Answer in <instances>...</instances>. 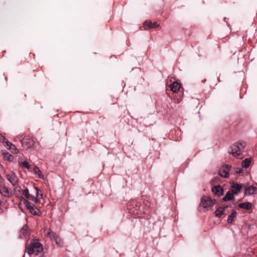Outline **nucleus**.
<instances>
[{
  "instance_id": "nucleus-1",
  "label": "nucleus",
  "mask_w": 257,
  "mask_h": 257,
  "mask_svg": "<svg viewBox=\"0 0 257 257\" xmlns=\"http://www.w3.org/2000/svg\"><path fill=\"white\" fill-rule=\"evenodd\" d=\"M26 252L28 255L31 257L32 255H36L42 252L43 247L41 243L37 239L32 240L29 244H28L26 247Z\"/></svg>"
},
{
  "instance_id": "nucleus-15",
  "label": "nucleus",
  "mask_w": 257,
  "mask_h": 257,
  "mask_svg": "<svg viewBox=\"0 0 257 257\" xmlns=\"http://www.w3.org/2000/svg\"><path fill=\"white\" fill-rule=\"evenodd\" d=\"M219 175L224 178H228L229 176V173L226 171V170L224 169V168L222 166L219 171Z\"/></svg>"
},
{
  "instance_id": "nucleus-22",
  "label": "nucleus",
  "mask_w": 257,
  "mask_h": 257,
  "mask_svg": "<svg viewBox=\"0 0 257 257\" xmlns=\"http://www.w3.org/2000/svg\"><path fill=\"white\" fill-rule=\"evenodd\" d=\"M29 210L30 212L34 215H39L41 213L40 210L35 205H34L33 207Z\"/></svg>"
},
{
  "instance_id": "nucleus-18",
  "label": "nucleus",
  "mask_w": 257,
  "mask_h": 257,
  "mask_svg": "<svg viewBox=\"0 0 257 257\" xmlns=\"http://www.w3.org/2000/svg\"><path fill=\"white\" fill-rule=\"evenodd\" d=\"M233 198V194L231 193L230 191H228L225 196L223 198L224 201H227L232 200Z\"/></svg>"
},
{
  "instance_id": "nucleus-31",
  "label": "nucleus",
  "mask_w": 257,
  "mask_h": 257,
  "mask_svg": "<svg viewBox=\"0 0 257 257\" xmlns=\"http://www.w3.org/2000/svg\"><path fill=\"white\" fill-rule=\"evenodd\" d=\"M159 26V25L157 24V23L155 22L154 23H152V26H151V28H157Z\"/></svg>"
},
{
  "instance_id": "nucleus-28",
  "label": "nucleus",
  "mask_w": 257,
  "mask_h": 257,
  "mask_svg": "<svg viewBox=\"0 0 257 257\" xmlns=\"http://www.w3.org/2000/svg\"><path fill=\"white\" fill-rule=\"evenodd\" d=\"M223 167L224 168V169L227 171L228 173L229 172L231 171V166L229 165H225L223 166Z\"/></svg>"
},
{
  "instance_id": "nucleus-26",
  "label": "nucleus",
  "mask_w": 257,
  "mask_h": 257,
  "mask_svg": "<svg viewBox=\"0 0 257 257\" xmlns=\"http://www.w3.org/2000/svg\"><path fill=\"white\" fill-rule=\"evenodd\" d=\"M144 26L146 29H151V26H152V23L150 21H146L144 23Z\"/></svg>"
},
{
  "instance_id": "nucleus-16",
  "label": "nucleus",
  "mask_w": 257,
  "mask_h": 257,
  "mask_svg": "<svg viewBox=\"0 0 257 257\" xmlns=\"http://www.w3.org/2000/svg\"><path fill=\"white\" fill-rule=\"evenodd\" d=\"M33 171L34 174L37 176L39 178L43 179L44 178V175L41 173V171L40 170L39 168H38L37 166H35L33 168Z\"/></svg>"
},
{
  "instance_id": "nucleus-27",
  "label": "nucleus",
  "mask_w": 257,
  "mask_h": 257,
  "mask_svg": "<svg viewBox=\"0 0 257 257\" xmlns=\"http://www.w3.org/2000/svg\"><path fill=\"white\" fill-rule=\"evenodd\" d=\"M21 165L22 167L26 168L28 169L30 167V166L29 163L27 161H26L22 162L21 164Z\"/></svg>"
},
{
  "instance_id": "nucleus-33",
  "label": "nucleus",
  "mask_w": 257,
  "mask_h": 257,
  "mask_svg": "<svg viewBox=\"0 0 257 257\" xmlns=\"http://www.w3.org/2000/svg\"><path fill=\"white\" fill-rule=\"evenodd\" d=\"M23 257H26V254L24 255Z\"/></svg>"
},
{
  "instance_id": "nucleus-7",
  "label": "nucleus",
  "mask_w": 257,
  "mask_h": 257,
  "mask_svg": "<svg viewBox=\"0 0 257 257\" xmlns=\"http://www.w3.org/2000/svg\"><path fill=\"white\" fill-rule=\"evenodd\" d=\"M30 235V229L27 225H24L20 230V237L26 238Z\"/></svg>"
},
{
  "instance_id": "nucleus-21",
  "label": "nucleus",
  "mask_w": 257,
  "mask_h": 257,
  "mask_svg": "<svg viewBox=\"0 0 257 257\" xmlns=\"http://www.w3.org/2000/svg\"><path fill=\"white\" fill-rule=\"evenodd\" d=\"M4 159L6 160H8L10 162L13 161L14 157L12 155L8 152H4L3 154Z\"/></svg>"
},
{
  "instance_id": "nucleus-23",
  "label": "nucleus",
  "mask_w": 257,
  "mask_h": 257,
  "mask_svg": "<svg viewBox=\"0 0 257 257\" xmlns=\"http://www.w3.org/2000/svg\"><path fill=\"white\" fill-rule=\"evenodd\" d=\"M54 241L55 242L56 244L59 247H61L63 245V241L59 235L57 236V237L55 238V239Z\"/></svg>"
},
{
  "instance_id": "nucleus-29",
  "label": "nucleus",
  "mask_w": 257,
  "mask_h": 257,
  "mask_svg": "<svg viewBox=\"0 0 257 257\" xmlns=\"http://www.w3.org/2000/svg\"><path fill=\"white\" fill-rule=\"evenodd\" d=\"M6 145H7V147H9V149L10 150H12L13 149V148H15V146L13 145L11 143H10V142H6Z\"/></svg>"
},
{
  "instance_id": "nucleus-5",
  "label": "nucleus",
  "mask_w": 257,
  "mask_h": 257,
  "mask_svg": "<svg viewBox=\"0 0 257 257\" xmlns=\"http://www.w3.org/2000/svg\"><path fill=\"white\" fill-rule=\"evenodd\" d=\"M33 188L36 191V197H35L33 195V196H31V200L35 203H37L40 201L41 199L43 198V194L41 190H40L38 188L34 186Z\"/></svg>"
},
{
  "instance_id": "nucleus-13",
  "label": "nucleus",
  "mask_w": 257,
  "mask_h": 257,
  "mask_svg": "<svg viewBox=\"0 0 257 257\" xmlns=\"http://www.w3.org/2000/svg\"><path fill=\"white\" fill-rule=\"evenodd\" d=\"M228 208V206H226L224 207H219L215 211V216L217 217H220L221 215L225 214V211L226 209Z\"/></svg>"
},
{
  "instance_id": "nucleus-6",
  "label": "nucleus",
  "mask_w": 257,
  "mask_h": 257,
  "mask_svg": "<svg viewBox=\"0 0 257 257\" xmlns=\"http://www.w3.org/2000/svg\"><path fill=\"white\" fill-rule=\"evenodd\" d=\"M6 178L13 186L16 185L18 182V177L13 172L7 174Z\"/></svg>"
},
{
  "instance_id": "nucleus-11",
  "label": "nucleus",
  "mask_w": 257,
  "mask_h": 257,
  "mask_svg": "<svg viewBox=\"0 0 257 257\" xmlns=\"http://www.w3.org/2000/svg\"><path fill=\"white\" fill-rule=\"evenodd\" d=\"M44 232L46 235L49 237L50 239L53 241H54L58 235L57 233L50 230V229H45L44 230Z\"/></svg>"
},
{
  "instance_id": "nucleus-17",
  "label": "nucleus",
  "mask_w": 257,
  "mask_h": 257,
  "mask_svg": "<svg viewBox=\"0 0 257 257\" xmlns=\"http://www.w3.org/2000/svg\"><path fill=\"white\" fill-rule=\"evenodd\" d=\"M237 214V212L235 210H232L231 214H230L227 218V222L228 223H231L234 218V217L236 216Z\"/></svg>"
},
{
  "instance_id": "nucleus-30",
  "label": "nucleus",
  "mask_w": 257,
  "mask_h": 257,
  "mask_svg": "<svg viewBox=\"0 0 257 257\" xmlns=\"http://www.w3.org/2000/svg\"><path fill=\"white\" fill-rule=\"evenodd\" d=\"M234 171L237 174H240L243 171V169L241 168H236L234 169Z\"/></svg>"
},
{
  "instance_id": "nucleus-20",
  "label": "nucleus",
  "mask_w": 257,
  "mask_h": 257,
  "mask_svg": "<svg viewBox=\"0 0 257 257\" xmlns=\"http://www.w3.org/2000/svg\"><path fill=\"white\" fill-rule=\"evenodd\" d=\"M238 206L241 208H243L247 210L250 209L251 208V204L250 202L240 203Z\"/></svg>"
},
{
  "instance_id": "nucleus-25",
  "label": "nucleus",
  "mask_w": 257,
  "mask_h": 257,
  "mask_svg": "<svg viewBox=\"0 0 257 257\" xmlns=\"http://www.w3.org/2000/svg\"><path fill=\"white\" fill-rule=\"evenodd\" d=\"M24 204H25L26 207H27V208L29 210H30L31 209H32V207H33V206L34 205L32 203H31L26 200H25Z\"/></svg>"
},
{
  "instance_id": "nucleus-14",
  "label": "nucleus",
  "mask_w": 257,
  "mask_h": 257,
  "mask_svg": "<svg viewBox=\"0 0 257 257\" xmlns=\"http://www.w3.org/2000/svg\"><path fill=\"white\" fill-rule=\"evenodd\" d=\"M0 193L5 197L9 196L10 191L9 189L4 186H0Z\"/></svg>"
},
{
  "instance_id": "nucleus-24",
  "label": "nucleus",
  "mask_w": 257,
  "mask_h": 257,
  "mask_svg": "<svg viewBox=\"0 0 257 257\" xmlns=\"http://www.w3.org/2000/svg\"><path fill=\"white\" fill-rule=\"evenodd\" d=\"M22 194L27 199L31 200V196H33L32 195L29 193V190L28 189H25L22 193Z\"/></svg>"
},
{
  "instance_id": "nucleus-4",
  "label": "nucleus",
  "mask_w": 257,
  "mask_h": 257,
  "mask_svg": "<svg viewBox=\"0 0 257 257\" xmlns=\"http://www.w3.org/2000/svg\"><path fill=\"white\" fill-rule=\"evenodd\" d=\"M35 142L33 139L29 137H25L22 141L21 144L23 148L28 150L32 148L34 145Z\"/></svg>"
},
{
  "instance_id": "nucleus-19",
  "label": "nucleus",
  "mask_w": 257,
  "mask_h": 257,
  "mask_svg": "<svg viewBox=\"0 0 257 257\" xmlns=\"http://www.w3.org/2000/svg\"><path fill=\"white\" fill-rule=\"evenodd\" d=\"M251 159L246 158L241 163L242 167L244 168H247L251 164Z\"/></svg>"
},
{
  "instance_id": "nucleus-9",
  "label": "nucleus",
  "mask_w": 257,
  "mask_h": 257,
  "mask_svg": "<svg viewBox=\"0 0 257 257\" xmlns=\"http://www.w3.org/2000/svg\"><path fill=\"white\" fill-rule=\"evenodd\" d=\"M257 190V187L255 186H250L246 188L245 189V190L244 191V195H253L254 194L256 193Z\"/></svg>"
},
{
  "instance_id": "nucleus-3",
  "label": "nucleus",
  "mask_w": 257,
  "mask_h": 257,
  "mask_svg": "<svg viewBox=\"0 0 257 257\" xmlns=\"http://www.w3.org/2000/svg\"><path fill=\"white\" fill-rule=\"evenodd\" d=\"M216 200L211 199L207 196H204L201 198V201L200 204V208L203 207L204 209L208 210L211 209L215 204Z\"/></svg>"
},
{
  "instance_id": "nucleus-8",
  "label": "nucleus",
  "mask_w": 257,
  "mask_h": 257,
  "mask_svg": "<svg viewBox=\"0 0 257 257\" xmlns=\"http://www.w3.org/2000/svg\"><path fill=\"white\" fill-rule=\"evenodd\" d=\"M169 87L173 93H177L181 88V84L176 81H174L169 85Z\"/></svg>"
},
{
  "instance_id": "nucleus-2",
  "label": "nucleus",
  "mask_w": 257,
  "mask_h": 257,
  "mask_svg": "<svg viewBox=\"0 0 257 257\" xmlns=\"http://www.w3.org/2000/svg\"><path fill=\"white\" fill-rule=\"evenodd\" d=\"M245 147V143L244 142H237L230 147L229 151L233 157L241 159L243 158V151Z\"/></svg>"
},
{
  "instance_id": "nucleus-32",
  "label": "nucleus",
  "mask_w": 257,
  "mask_h": 257,
  "mask_svg": "<svg viewBox=\"0 0 257 257\" xmlns=\"http://www.w3.org/2000/svg\"><path fill=\"white\" fill-rule=\"evenodd\" d=\"M3 181V178L0 176V182H2Z\"/></svg>"
},
{
  "instance_id": "nucleus-10",
  "label": "nucleus",
  "mask_w": 257,
  "mask_h": 257,
  "mask_svg": "<svg viewBox=\"0 0 257 257\" xmlns=\"http://www.w3.org/2000/svg\"><path fill=\"white\" fill-rule=\"evenodd\" d=\"M212 191L216 195L220 196L223 194V189L220 185L214 186L212 188Z\"/></svg>"
},
{
  "instance_id": "nucleus-12",
  "label": "nucleus",
  "mask_w": 257,
  "mask_h": 257,
  "mask_svg": "<svg viewBox=\"0 0 257 257\" xmlns=\"http://www.w3.org/2000/svg\"><path fill=\"white\" fill-rule=\"evenodd\" d=\"M242 186L239 184H233L231 186V191L233 194H237L240 192Z\"/></svg>"
}]
</instances>
